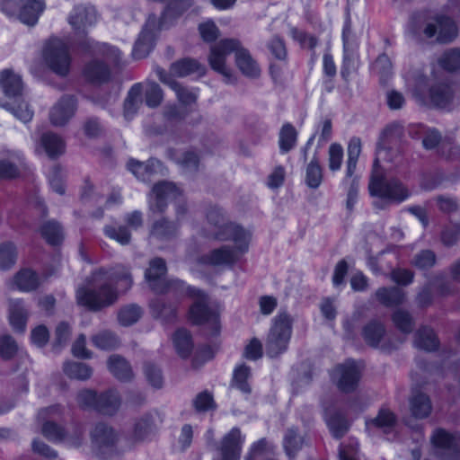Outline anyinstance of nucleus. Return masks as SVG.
I'll return each instance as SVG.
<instances>
[{
    "label": "nucleus",
    "instance_id": "obj_6",
    "mask_svg": "<svg viewBox=\"0 0 460 460\" xmlns=\"http://www.w3.org/2000/svg\"><path fill=\"white\" fill-rule=\"evenodd\" d=\"M398 127L392 125L387 127L381 134L376 147V155L373 165L369 191L382 200L402 201L409 197V191L402 184L395 180L385 181L384 171L380 163L386 159V142L390 141L397 133Z\"/></svg>",
    "mask_w": 460,
    "mask_h": 460
},
{
    "label": "nucleus",
    "instance_id": "obj_38",
    "mask_svg": "<svg viewBox=\"0 0 460 460\" xmlns=\"http://www.w3.org/2000/svg\"><path fill=\"white\" fill-rule=\"evenodd\" d=\"M41 234L46 241L53 245L58 244L63 239L61 226L56 222H47L41 227Z\"/></svg>",
    "mask_w": 460,
    "mask_h": 460
},
{
    "label": "nucleus",
    "instance_id": "obj_29",
    "mask_svg": "<svg viewBox=\"0 0 460 460\" xmlns=\"http://www.w3.org/2000/svg\"><path fill=\"white\" fill-rule=\"evenodd\" d=\"M172 342L181 358H187L190 355L193 346L189 332L184 329L178 330L172 337Z\"/></svg>",
    "mask_w": 460,
    "mask_h": 460
},
{
    "label": "nucleus",
    "instance_id": "obj_10",
    "mask_svg": "<svg viewBox=\"0 0 460 460\" xmlns=\"http://www.w3.org/2000/svg\"><path fill=\"white\" fill-rule=\"evenodd\" d=\"M143 93H145L146 103L150 108L158 106L163 100V92L157 84L153 82L135 84L128 91L124 103L126 119H131L142 105Z\"/></svg>",
    "mask_w": 460,
    "mask_h": 460
},
{
    "label": "nucleus",
    "instance_id": "obj_53",
    "mask_svg": "<svg viewBox=\"0 0 460 460\" xmlns=\"http://www.w3.org/2000/svg\"><path fill=\"white\" fill-rule=\"evenodd\" d=\"M175 229L174 224L163 219L155 224L152 234L157 237H165L174 233Z\"/></svg>",
    "mask_w": 460,
    "mask_h": 460
},
{
    "label": "nucleus",
    "instance_id": "obj_48",
    "mask_svg": "<svg viewBox=\"0 0 460 460\" xmlns=\"http://www.w3.org/2000/svg\"><path fill=\"white\" fill-rule=\"evenodd\" d=\"M18 351V345L10 335L0 336V358L8 359Z\"/></svg>",
    "mask_w": 460,
    "mask_h": 460
},
{
    "label": "nucleus",
    "instance_id": "obj_19",
    "mask_svg": "<svg viewBox=\"0 0 460 460\" xmlns=\"http://www.w3.org/2000/svg\"><path fill=\"white\" fill-rule=\"evenodd\" d=\"M60 412V407L58 405H53L49 408L42 409L38 414L39 420L44 422L42 426V433L49 440L62 441L64 439L63 429L50 420H47L48 418L58 416Z\"/></svg>",
    "mask_w": 460,
    "mask_h": 460
},
{
    "label": "nucleus",
    "instance_id": "obj_62",
    "mask_svg": "<svg viewBox=\"0 0 460 460\" xmlns=\"http://www.w3.org/2000/svg\"><path fill=\"white\" fill-rule=\"evenodd\" d=\"M285 177L284 168L281 166H278L274 169L271 174L269 176L268 185L270 188H278L279 187Z\"/></svg>",
    "mask_w": 460,
    "mask_h": 460
},
{
    "label": "nucleus",
    "instance_id": "obj_25",
    "mask_svg": "<svg viewBox=\"0 0 460 460\" xmlns=\"http://www.w3.org/2000/svg\"><path fill=\"white\" fill-rule=\"evenodd\" d=\"M364 338L371 346L378 347L382 349H388L384 343L385 330L384 327L378 323H371L367 325L363 332Z\"/></svg>",
    "mask_w": 460,
    "mask_h": 460
},
{
    "label": "nucleus",
    "instance_id": "obj_2",
    "mask_svg": "<svg viewBox=\"0 0 460 460\" xmlns=\"http://www.w3.org/2000/svg\"><path fill=\"white\" fill-rule=\"evenodd\" d=\"M166 266L162 259L150 261L149 268L145 273L149 287L156 293L169 291L182 292L193 299L190 308L189 317L195 324H207L213 334L220 330L219 314L217 310L208 306V296L199 289L186 287L180 280H167L165 279Z\"/></svg>",
    "mask_w": 460,
    "mask_h": 460
},
{
    "label": "nucleus",
    "instance_id": "obj_56",
    "mask_svg": "<svg viewBox=\"0 0 460 460\" xmlns=\"http://www.w3.org/2000/svg\"><path fill=\"white\" fill-rule=\"evenodd\" d=\"M435 263V254L430 251H423L419 253L415 260L414 265L420 269H426L433 266Z\"/></svg>",
    "mask_w": 460,
    "mask_h": 460
},
{
    "label": "nucleus",
    "instance_id": "obj_33",
    "mask_svg": "<svg viewBox=\"0 0 460 460\" xmlns=\"http://www.w3.org/2000/svg\"><path fill=\"white\" fill-rule=\"evenodd\" d=\"M411 410L416 418L427 417L431 410L429 398L423 394H416L411 399Z\"/></svg>",
    "mask_w": 460,
    "mask_h": 460
},
{
    "label": "nucleus",
    "instance_id": "obj_37",
    "mask_svg": "<svg viewBox=\"0 0 460 460\" xmlns=\"http://www.w3.org/2000/svg\"><path fill=\"white\" fill-rule=\"evenodd\" d=\"M251 376L249 367L244 365L237 366L234 370L233 385L242 391L243 393H250V385L248 378Z\"/></svg>",
    "mask_w": 460,
    "mask_h": 460
},
{
    "label": "nucleus",
    "instance_id": "obj_43",
    "mask_svg": "<svg viewBox=\"0 0 460 460\" xmlns=\"http://www.w3.org/2000/svg\"><path fill=\"white\" fill-rule=\"evenodd\" d=\"M296 133L293 126L286 124L282 127L279 133V147L281 151H289L296 143Z\"/></svg>",
    "mask_w": 460,
    "mask_h": 460
},
{
    "label": "nucleus",
    "instance_id": "obj_55",
    "mask_svg": "<svg viewBox=\"0 0 460 460\" xmlns=\"http://www.w3.org/2000/svg\"><path fill=\"white\" fill-rule=\"evenodd\" d=\"M49 331L43 325H39L31 331V341L38 347L44 346L49 341Z\"/></svg>",
    "mask_w": 460,
    "mask_h": 460
},
{
    "label": "nucleus",
    "instance_id": "obj_18",
    "mask_svg": "<svg viewBox=\"0 0 460 460\" xmlns=\"http://www.w3.org/2000/svg\"><path fill=\"white\" fill-rule=\"evenodd\" d=\"M75 100L72 96L62 97L50 110L49 119L54 126L65 125L75 114Z\"/></svg>",
    "mask_w": 460,
    "mask_h": 460
},
{
    "label": "nucleus",
    "instance_id": "obj_60",
    "mask_svg": "<svg viewBox=\"0 0 460 460\" xmlns=\"http://www.w3.org/2000/svg\"><path fill=\"white\" fill-rule=\"evenodd\" d=\"M358 442L353 440L349 447L341 446L340 449L341 460H358Z\"/></svg>",
    "mask_w": 460,
    "mask_h": 460
},
{
    "label": "nucleus",
    "instance_id": "obj_26",
    "mask_svg": "<svg viewBox=\"0 0 460 460\" xmlns=\"http://www.w3.org/2000/svg\"><path fill=\"white\" fill-rule=\"evenodd\" d=\"M40 146L42 147L50 157L59 155L65 150L63 140L58 136L51 133L42 135Z\"/></svg>",
    "mask_w": 460,
    "mask_h": 460
},
{
    "label": "nucleus",
    "instance_id": "obj_51",
    "mask_svg": "<svg viewBox=\"0 0 460 460\" xmlns=\"http://www.w3.org/2000/svg\"><path fill=\"white\" fill-rule=\"evenodd\" d=\"M394 322L395 325L404 333L411 331V318L408 313L403 311H396L394 314Z\"/></svg>",
    "mask_w": 460,
    "mask_h": 460
},
{
    "label": "nucleus",
    "instance_id": "obj_39",
    "mask_svg": "<svg viewBox=\"0 0 460 460\" xmlns=\"http://www.w3.org/2000/svg\"><path fill=\"white\" fill-rule=\"evenodd\" d=\"M323 181L322 168L316 160L309 163L305 171V183L308 187L316 189Z\"/></svg>",
    "mask_w": 460,
    "mask_h": 460
},
{
    "label": "nucleus",
    "instance_id": "obj_35",
    "mask_svg": "<svg viewBox=\"0 0 460 460\" xmlns=\"http://www.w3.org/2000/svg\"><path fill=\"white\" fill-rule=\"evenodd\" d=\"M376 297L380 303L390 306L401 303L403 299V293L399 288H381L376 292Z\"/></svg>",
    "mask_w": 460,
    "mask_h": 460
},
{
    "label": "nucleus",
    "instance_id": "obj_14",
    "mask_svg": "<svg viewBox=\"0 0 460 460\" xmlns=\"http://www.w3.org/2000/svg\"><path fill=\"white\" fill-rule=\"evenodd\" d=\"M434 455L438 460H458L460 458V434H451L442 429H436L431 436Z\"/></svg>",
    "mask_w": 460,
    "mask_h": 460
},
{
    "label": "nucleus",
    "instance_id": "obj_50",
    "mask_svg": "<svg viewBox=\"0 0 460 460\" xmlns=\"http://www.w3.org/2000/svg\"><path fill=\"white\" fill-rule=\"evenodd\" d=\"M199 33L205 41L210 42L218 37V29L212 21L201 22L199 27Z\"/></svg>",
    "mask_w": 460,
    "mask_h": 460
},
{
    "label": "nucleus",
    "instance_id": "obj_44",
    "mask_svg": "<svg viewBox=\"0 0 460 460\" xmlns=\"http://www.w3.org/2000/svg\"><path fill=\"white\" fill-rule=\"evenodd\" d=\"M104 233L107 237L115 240L121 245H125L129 243L130 233L126 227L108 226L104 228Z\"/></svg>",
    "mask_w": 460,
    "mask_h": 460
},
{
    "label": "nucleus",
    "instance_id": "obj_21",
    "mask_svg": "<svg viewBox=\"0 0 460 460\" xmlns=\"http://www.w3.org/2000/svg\"><path fill=\"white\" fill-rule=\"evenodd\" d=\"M39 286L37 274L28 269L21 270L10 282V288L22 292H29Z\"/></svg>",
    "mask_w": 460,
    "mask_h": 460
},
{
    "label": "nucleus",
    "instance_id": "obj_28",
    "mask_svg": "<svg viewBox=\"0 0 460 460\" xmlns=\"http://www.w3.org/2000/svg\"><path fill=\"white\" fill-rule=\"evenodd\" d=\"M93 441L94 444L98 445L100 447H111L115 440L116 435L114 431L106 426L105 424H98L92 434Z\"/></svg>",
    "mask_w": 460,
    "mask_h": 460
},
{
    "label": "nucleus",
    "instance_id": "obj_30",
    "mask_svg": "<svg viewBox=\"0 0 460 460\" xmlns=\"http://www.w3.org/2000/svg\"><path fill=\"white\" fill-rule=\"evenodd\" d=\"M110 371L119 380H128L131 377L132 372L128 363L119 356H111L108 361Z\"/></svg>",
    "mask_w": 460,
    "mask_h": 460
},
{
    "label": "nucleus",
    "instance_id": "obj_22",
    "mask_svg": "<svg viewBox=\"0 0 460 460\" xmlns=\"http://www.w3.org/2000/svg\"><path fill=\"white\" fill-rule=\"evenodd\" d=\"M28 312L22 300H11L9 305V323L16 332H23L26 328Z\"/></svg>",
    "mask_w": 460,
    "mask_h": 460
},
{
    "label": "nucleus",
    "instance_id": "obj_9",
    "mask_svg": "<svg viewBox=\"0 0 460 460\" xmlns=\"http://www.w3.org/2000/svg\"><path fill=\"white\" fill-rule=\"evenodd\" d=\"M412 97L420 103L446 108L452 98V89L447 84H436L434 78L418 75L410 85Z\"/></svg>",
    "mask_w": 460,
    "mask_h": 460
},
{
    "label": "nucleus",
    "instance_id": "obj_63",
    "mask_svg": "<svg viewBox=\"0 0 460 460\" xmlns=\"http://www.w3.org/2000/svg\"><path fill=\"white\" fill-rule=\"evenodd\" d=\"M269 49L271 53L279 59H283L286 57V48L283 41L279 38H274L269 44Z\"/></svg>",
    "mask_w": 460,
    "mask_h": 460
},
{
    "label": "nucleus",
    "instance_id": "obj_57",
    "mask_svg": "<svg viewBox=\"0 0 460 460\" xmlns=\"http://www.w3.org/2000/svg\"><path fill=\"white\" fill-rule=\"evenodd\" d=\"M262 354V346L259 340L253 338L246 345L244 356L249 359H257Z\"/></svg>",
    "mask_w": 460,
    "mask_h": 460
},
{
    "label": "nucleus",
    "instance_id": "obj_54",
    "mask_svg": "<svg viewBox=\"0 0 460 460\" xmlns=\"http://www.w3.org/2000/svg\"><path fill=\"white\" fill-rule=\"evenodd\" d=\"M145 374L152 386L155 388L162 386L163 378L161 371L155 366L150 364L146 365L145 367Z\"/></svg>",
    "mask_w": 460,
    "mask_h": 460
},
{
    "label": "nucleus",
    "instance_id": "obj_15",
    "mask_svg": "<svg viewBox=\"0 0 460 460\" xmlns=\"http://www.w3.org/2000/svg\"><path fill=\"white\" fill-rule=\"evenodd\" d=\"M360 376V366L353 360H348L340 365L332 372V378L337 383L338 387L344 391L353 390Z\"/></svg>",
    "mask_w": 460,
    "mask_h": 460
},
{
    "label": "nucleus",
    "instance_id": "obj_13",
    "mask_svg": "<svg viewBox=\"0 0 460 460\" xmlns=\"http://www.w3.org/2000/svg\"><path fill=\"white\" fill-rule=\"evenodd\" d=\"M77 400L82 407L93 408L105 415L114 414L120 405L119 396L114 390H109L100 395L90 390L82 391Z\"/></svg>",
    "mask_w": 460,
    "mask_h": 460
},
{
    "label": "nucleus",
    "instance_id": "obj_59",
    "mask_svg": "<svg viewBox=\"0 0 460 460\" xmlns=\"http://www.w3.org/2000/svg\"><path fill=\"white\" fill-rule=\"evenodd\" d=\"M72 352L77 358H87L91 357V353L85 348V337L81 335L73 344Z\"/></svg>",
    "mask_w": 460,
    "mask_h": 460
},
{
    "label": "nucleus",
    "instance_id": "obj_34",
    "mask_svg": "<svg viewBox=\"0 0 460 460\" xmlns=\"http://www.w3.org/2000/svg\"><path fill=\"white\" fill-rule=\"evenodd\" d=\"M360 153V139L358 137L351 138L348 146L347 177L352 176Z\"/></svg>",
    "mask_w": 460,
    "mask_h": 460
},
{
    "label": "nucleus",
    "instance_id": "obj_12",
    "mask_svg": "<svg viewBox=\"0 0 460 460\" xmlns=\"http://www.w3.org/2000/svg\"><path fill=\"white\" fill-rule=\"evenodd\" d=\"M0 9L9 16L17 13L20 21L27 25H34L44 10L40 0H0Z\"/></svg>",
    "mask_w": 460,
    "mask_h": 460
},
{
    "label": "nucleus",
    "instance_id": "obj_36",
    "mask_svg": "<svg viewBox=\"0 0 460 460\" xmlns=\"http://www.w3.org/2000/svg\"><path fill=\"white\" fill-rule=\"evenodd\" d=\"M344 58L341 75L347 79L349 74L355 70L357 65V55L353 49H349V44L343 33Z\"/></svg>",
    "mask_w": 460,
    "mask_h": 460
},
{
    "label": "nucleus",
    "instance_id": "obj_61",
    "mask_svg": "<svg viewBox=\"0 0 460 460\" xmlns=\"http://www.w3.org/2000/svg\"><path fill=\"white\" fill-rule=\"evenodd\" d=\"M348 271V265L344 261H340L334 270L332 283L335 287L341 285Z\"/></svg>",
    "mask_w": 460,
    "mask_h": 460
},
{
    "label": "nucleus",
    "instance_id": "obj_3",
    "mask_svg": "<svg viewBox=\"0 0 460 460\" xmlns=\"http://www.w3.org/2000/svg\"><path fill=\"white\" fill-rule=\"evenodd\" d=\"M131 286L132 279L125 267L119 265L110 271L100 270L76 289V299L79 305L95 310L115 302L119 294Z\"/></svg>",
    "mask_w": 460,
    "mask_h": 460
},
{
    "label": "nucleus",
    "instance_id": "obj_46",
    "mask_svg": "<svg viewBox=\"0 0 460 460\" xmlns=\"http://www.w3.org/2000/svg\"><path fill=\"white\" fill-rule=\"evenodd\" d=\"M343 159V148L339 144H332L329 147L328 166L332 172L339 171Z\"/></svg>",
    "mask_w": 460,
    "mask_h": 460
},
{
    "label": "nucleus",
    "instance_id": "obj_49",
    "mask_svg": "<svg viewBox=\"0 0 460 460\" xmlns=\"http://www.w3.org/2000/svg\"><path fill=\"white\" fill-rule=\"evenodd\" d=\"M269 450V443L265 439H261L251 447L245 460H262Z\"/></svg>",
    "mask_w": 460,
    "mask_h": 460
},
{
    "label": "nucleus",
    "instance_id": "obj_47",
    "mask_svg": "<svg viewBox=\"0 0 460 460\" xmlns=\"http://www.w3.org/2000/svg\"><path fill=\"white\" fill-rule=\"evenodd\" d=\"M93 344L102 349H111L118 346V339L111 332H103L93 338Z\"/></svg>",
    "mask_w": 460,
    "mask_h": 460
},
{
    "label": "nucleus",
    "instance_id": "obj_52",
    "mask_svg": "<svg viewBox=\"0 0 460 460\" xmlns=\"http://www.w3.org/2000/svg\"><path fill=\"white\" fill-rule=\"evenodd\" d=\"M194 406L198 411H208L214 408L213 397L207 392L200 393L194 400Z\"/></svg>",
    "mask_w": 460,
    "mask_h": 460
},
{
    "label": "nucleus",
    "instance_id": "obj_16",
    "mask_svg": "<svg viewBox=\"0 0 460 460\" xmlns=\"http://www.w3.org/2000/svg\"><path fill=\"white\" fill-rule=\"evenodd\" d=\"M181 196V190L171 182L156 184L148 197L149 206L152 211H163L169 199H176Z\"/></svg>",
    "mask_w": 460,
    "mask_h": 460
},
{
    "label": "nucleus",
    "instance_id": "obj_58",
    "mask_svg": "<svg viewBox=\"0 0 460 460\" xmlns=\"http://www.w3.org/2000/svg\"><path fill=\"white\" fill-rule=\"evenodd\" d=\"M19 174V168L16 164L9 160L0 161V178H14Z\"/></svg>",
    "mask_w": 460,
    "mask_h": 460
},
{
    "label": "nucleus",
    "instance_id": "obj_24",
    "mask_svg": "<svg viewBox=\"0 0 460 460\" xmlns=\"http://www.w3.org/2000/svg\"><path fill=\"white\" fill-rule=\"evenodd\" d=\"M324 418L330 431L334 437L340 438L347 431L348 422L340 412H336L334 410H326Z\"/></svg>",
    "mask_w": 460,
    "mask_h": 460
},
{
    "label": "nucleus",
    "instance_id": "obj_27",
    "mask_svg": "<svg viewBox=\"0 0 460 460\" xmlns=\"http://www.w3.org/2000/svg\"><path fill=\"white\" fill-rule=\"evenodd\" d=\"M394 415L387 409H381L376 419L366 421V429L369 431L373 427H376L386 433L394 428Z\"/></svg>",
    "mask_w": 460,
    "mask_h": 460
},
{
    "label": "nucleus",
    "instance_id": "obj_45",
    "mask_svg": "<svg viewBox=\"0 0 460 460\" xmlns=\"http://www.w3.org/2000/svg\"><path fill=\"white\" fill-rule=\"evenodd\" d=\"M439 65L448 71L460 67V49H451L445 52L439 59Z\"/></svg>",
    "mask_w": 460,
    "mask_h": 460
},
{
    "label": "nucleus",
    "instance_id": "obj_4",
    "mask_svg": "<svg viewBox=\"0 0 460 460\" xmlns=\"http://www.w3.org/2000/svg\"><path fill=\"white\" fill-rule=\"evenodd\" d=\"M214 217H217L213 223L215 226L214 238L234 242V247L222 246L211 252L209 256L202 259V263L214 266H231L239 261L241 258L248 252L252 238L250 231L245 230L239 226L226 222L224 216L217 212H211L208 220L212 222Z\"/></svg>",
    "mask_w": 460,
    "mask_h": 460
},
{
    "label": "nucleus",
    "instance_id": "obj_20",
    "mask_svg": "<svg viewBox=\"0 0 460 460\" xmlns=\"http://www.w3.org/2000/svg\"><path fill=\"white\" fill-rule=\"evenodd\" d=\"M128 169L138 179L146 181L154 173H163L164 167L162 164L155 159H151L148 164H144L137 160L130 159L127 164Z\"/></svg>",
    "mask_w": 460,
    "mask_h": 460
},
{
    "label": "nucleus",
    "instance_id": "obj_31",
    "mask_svg": "<svg viewBox=\"0 0 460 460\" xmlns=\"http://www.w3.org/2000/svg\"><path fill=\"white\" fill-rule=\"evenodd\" d=\"M414 343L417 348L429 351L436 349L438 346L433 331L427 327L419 330Z\"/></svg>",
    "mask_w": 460,
    "mask_h": 460
},
{
    "label": "nucleus",
    "instance_id": "obj_11",
    "mask_svg": "<svg viewBox=\"0 0 460 460\" xmlns=\"http://www.w3.org/2000/svg\"><path fill=\"white\" fill-rule=\"evenodd\" d=\"M292 323L291 316L286 313H279L273 319L266 341L267 353L270 357H277L288 349Z\"/></svg>",
    "mask_w": 460,
    "mask_h": 460
},
{
    "label": "nucleus",
    "instance_id": "obj_8",
    "mask_svg": "<svg viewBox=\"0 0 460 460\" xmlns=\"http://www.w3.org/2000/svg\"><path fill=\"white\" fill-rule=\"evenodd\" d=\"M0 86L9 99L3 107L22 122L32 119L33 112L22 98L23 84L20 75L10 69L1 72Z\"/></svg>",
    "mask_w": 460,
    "mask_h": 460
},
{
    "label": "nucleus",
    "instance_id": "obj_64",
    "mask_svg": "<svg viewBox=\"0 0 460 460\" xmlns=\"http://www.w3.org/2000/svg\"><path fill=\"white\" fill-rule=\"evenodd\" d=\"M320 309L323 315L328 320H332L336 315L334 300L331 298H324L321 303Z\"/></svg>",
    "mask_w": 460,
    "mask_h": 460
},
{
    "label": "nucleus",
    "instance_id": "obj_1",
    "mask_svg": "<svg viewBox=\"0 0 460 460\" xmlns=\"http://www.w3.org/2000/svg\"><path fill=\"white\" fill-rule=\"evenodd\" d=\"M97 22L96 10L93 6H78L69 17L74 38L64 40L51 38L45 45L43 58L46 65L56 74L65 75L69 71V45L78 43L85 50L102 56L107 61L117 62L120 58L118 49L105 43L93 42L85 38L87 30Z\"/></svg>",
    "mask_w": 460,
    "mask_h": 460
},
{
    "label": "nucleus",
    "instance_id": "obj_40",
    "mask_svg": "<svg viewBox=\"0 0 460 460\" xmlns=\"http://www.w3.org/2000/svg\"><path fill=\"white\" fill-rule=\"evenodd\" d=\"M303 439L297 436L296 431L288 429L284 437L283 446L288 457L293 458L301 448Z\"/></svg>",
    "mask_w": 460,
    "mask_h": 460
},
{
    "label": "nucleus",
    "instance_id": "obj_41",
    "mask_svg": "<svg viewBox=\"0 0 460 460\" xmlns=\"http://www.w3.org/2000/svg\"><path fill=\"white\" fill-rule=\"evenodd\" d=\"M65 373L71 378L84 380L91 376V368L84 363H66L64 367Z\"/></svg>",
    "mask_w": 460,
    "mask_h": 460
},
{
    "label": "nucleus",
    "instance_id": "obj_32",
    "mask_svg": "<svg viewBox=\"0 0 460 460\" xmlns=\"http://www.w3.org/2000/svg\"><path fill=\"white\" fill-rule=\"evenodd\" d=\"M17 251L11 242L0 244V270H5L13 267L16 262Z\"/></svg>",
    "mask_w": 460,
    "mask_h": 460
},
{
    "label": "nucleus",
    "instance_id": "obj_23",
    "mask_svg": "<svg viewBox=\"0 0 460 460\" xmlns=\"http://www.w3.org/2000/svg\"><path fill=\"white\" fill-rule=\"evenodd\" d=\"M84 75L93 83H102L110 78V69L103 62L93 60L85 66Z\"/></svg>",
    "mask_w": 460,
    "mask_h": 460
},
{
    "label": "nucleus",
    "instance_id": "obj_7",
    "mask_svg": "<svg viewBox=\"0 0 460 460\" xmlns=\"http://www.w3.org/2000/svg\"><path fill=\"white\" fill-rule=\"evenodd\" d=\"M159 80L167 84L176 94L181 105H190L198 98L197 89H187L175 81L176 77L195 75L200 77L205 75L206 67L195 59L183 58L172 64L169 73L162 68L156 69Z\"/></svg>",
    "mask_w": 460,
    "mask_h": 460
},
{
    "label": "nucleus",
    "instance_id": "obj_42",
    "mask_svg": "<svg viewBox=\"0 0 460 460\" xmlns=\"http://www.w3.org/2000/svg\"><path fill=\"white\" fill-rule=\"evenodd\" d=\"M141 308L136 305H130L123 307L118 315L121 325L128 326L135 323L141 316Z\"/></svg>",
    "mask_w": 460,
    "mask_h": 460
},
{
    "label": "nucleus",
    "instance_id": "obj_17",
    "mask_svg": "<svg viewBox=\"0 0 460 460\" xmlns=\"http://www.w3.org/2000/svg\"><path fill=\"white\" fill-rule=\"evenodd\" d=\"M424 33L429 38L436 36L439 42H448L456 38L457 28L451 19L439 16L436 19V25L428 24Z\"/></svg>",
    "mask_w": 460,
    "mask_h": 460
},
{
    "label": "nucleus",
    "instance_id": "obj_5",
    "mask_svg": "<svg viewBox=\"0 0 460 460\" xmlns=\"http://www.w3.org/2000/svg\"><path fill=\"white\" fill-rule=\"evenodd\" d=\"M231 53H234L236 66L244 75L259 76L261 68L249 51L243 49L238 40L226 39L211 46L208 56L211 68L221 74L226 83L233 84L235 80L231 68L226 64L227 58Z\"/></svg>",
    "mask_w": 460,
    "mask_h": 460
}]
</instances>
